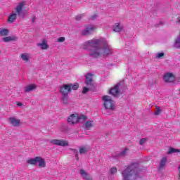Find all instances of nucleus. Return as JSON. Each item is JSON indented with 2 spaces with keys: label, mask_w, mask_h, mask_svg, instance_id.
<instances>
[{
  "label": "nucleus",
  "mask_w": 180,
  "mask_h": 180,
  "mask_svg": "<svg viewBox=\"0 0 180 180\" xmlns=\"http://www.w3.org/2000/svg\"><path fill=\"white\" fill-rule=\"evenodd\" d=\"M87 47H91L93 49L90 51L91 57L93 58H99V57H107L112 54V51L109 48V44L105 39H91L86 43Z\"/></svg>",
  "instance_id": "f257e3e1"
},
{
  "label": "nucleus",
  "mask_w": 180,
  "mask_h": 180,
  "mask_svg": "<svg viewBox=\"0 0 180 180\" xmlns=\"http://www.w3.org/2000/svg\"><path fill=\"white\" fill-rule=\"evenodd\" d=\"M122 180H136L139 178V165L133 163L122 172Z\"/></svg>",
  "instance_id": "f03ea898"
},
{
  "label": "nucleus",
  "mask_w": 180,
  "mask_h": 180,
  "mask_svg": "<svg viewBox=\"0 0 180 180\" xmlns=\"http://www.w3.org/2000/svg\"><path fill=\"white\" fill-rule=\"evenodd\" d=\"M25 6V1H22L18 4L17 7L15 8V13H12L9 15L8 18V23H13L16 20L17 16H20L22 15V12H23V7Z\"/></svg>",
  "instance_id": "7ed1b4c3"
},
{
  "label": "nucleus",
  "mask_w": 180,
  "mask_h": 180,
  "mask_svg": "<svg viewBox=\"0 0 180 180\" xmlns=\"http://www.w3.org/2000/svg\"><path fill=\"white\" fill-rule=\"evenodd\" d=\"M102 100L104 102V108L109 109L110 110H115V101H113L112 97L109 96H103Z\"/></svg>",
  "instance_id": "20e7f679"
},
{
  "label": "nucleus",
  "mask_w": 180,
  "mask_h": 180,
  "mask_svg": "<svg viewBox=\"0 0 180 180\" xmlns=\"http://www.w3.org/2000/svg\"><path fill=\"white\" fill-rule=\"evenodd\" d=\"M71 92V86L70 84H63L60 86V94L61 95H68Z\"/></svg>",
  "instance_id": "39448f33"
},
{
  "label": "nucleus",
  "mask_w": 180,
  "mask_h": 180,
  "mask_svg": "<svg viewBox=\"0 0 180 180\" xmlns=\"http://www.w3.org/2000/svg\"><path fill=\"white\" fill-rule=\"evenodd\" d=\"M85 77V84H87L88 86H94V75L89 73Z\"/></svg>",
  "instance_id": "423d86ee"
},
{
  "label": "nucleus",
  "mask_w": 180,
  "mask_h": 180,
  "mask_svg": "<svg viewBox=\"0 0 180 180\" xmlns=\"http://www.w3.org/2000/svg\"><path fill=\"white\" fill-rule=\"evenodd\" d=\"M78 120H79V117H78V115L77 114H72L68 118V122L70 124H74L75 123H78Z\"/></svg>",
  "instance_id": "0eeeda50"
},
{
  "label": "nucleus",
  "mask_w": 180,
  "mask_h": 180,
  "mask_svg": "<svg viewBox=\"0 0 180 180\" xmlns=\"http://www.w3.org/2000/svg\"><path fill=\"white\" fill-rule=\"evenodd\" d=\"M51 144H55L56 146H62L65 147V146H68V142L64 140L60 139H53L51 141Z\"/></svg>",
  "instance_id": "6e6552de"
},
{
  "label": "nucleus",
  "mask_w": 180,
  "mask_h": 180,
  "mask_svg": "<svg viewBox=\"0 0 180 180\" xmlns=\"http://www.w3.org/2000/svg\"><path fill=\"white\" fill-rule=\"evenodd\" d=\"M109 94L112 95V96H118L120 95V90L119 89V86L115 85L114 87L111 88L109 91Z\"/></svg>",
  "instance_id": "1a4fd4ad"
},
{
  "label": "nucleus",
  "mask_w": 180,
  "mask_h": 180,
  "mask_svg": "<svg viewBox=\"0 0 180 180\" xmlns=\"http://www.w3.org/2000/svg\"><path fill=\"white\" fill-rule=\"evenodd\" d=\"M163 79L165 82H174L175 81V75L172 73H167L165 75Z\"/></svg>",
  "instance_id": "9d476101"
},
{
  "label": "nucleus",
  "mask_w": 180,
  "mask_h": 180,
  "mask_svg": "<svg viewBox=\"0 0 180 180\" xmlns=\"http://www.w3.org/2000/svg\"><path fill=\"white\" fill-rule=\"evenodd\" d=\"M9 120L10 123L12 124V126H14V127H18V126H20V120H18L15 117H10Z\"/></svg>",
  "instance_id": "9b49d317"
},
{
  "label": "nucleus",
  "mask_w": 180,
  "mask_h": 180,
  "mask_svg": "<svg viewBox=\"0 0 180 180\" xmlns=\"http://www.w3.org/2000/svg\"><path fill=\"white\" fill-rule=\"evenodd\" d=\"M168 160V158L167 156L163 157L162 160H160V163L159 165V169H162L165 165H167V161Z\"/></svg>",
  "instance_id": "f8f14e48"
},
{
  "label": "nucleus",
  "mask_w": 180,
  "mask_h": 180,
  "mask_svg": "<svg viewBox=\"0 0 180 180\" xmlns=\"http://www.w3.org/2000/svg\"><path fill=\"white\" fill-rule=\"evenodd\" d=\"M36 88H37V86L34 84L27 85L25 88V92H30L32 91H34V89H36Z\"/></svg>",
  "instance_id": "ddd939ff"
},
{
  "label": "nucleus",
  "mask_w": 180,
  "mask_h": 180,
  "mask_svg": "<svg viewBox=\"0 0 180 180\" xmlns=\"http://www.w3.org/2000/svg\"><path fill=\"white\" fill-rule=\"evenodd\" d=\"M37 160H39V157H35L34 158H28L27 160V163L30 165H36L37 163Z\"/></svg>",
  "instance_id": "4468645a"
},
{
  "label": "nucleus",
  "mask_w": 180,
  "mask_h": 180,
  "mask_svg": "<svg viewBox=\"0 0 180 180\" xmlns=\"http://www.w3.org/2000/svg\"><path fill=\"white\" fill-rule=\"evenodd\" d=\"M37 162H39V167L44 168L46 167V160L41 157H38Z\"/></svg>",
  "instance_id": "2eb2a0df"
},
{
  "label": "nucleus",
  "mask_w": 180,
  "mask_h": 180,
  "mask_svg": "<svg viewBox=\"0 0 180 180\" xmlns=\"http://www.w3.org/2000/svg\"><path fill=\"white\" fill-rule=\"evenodd\" d=\"M80 174L82 176H83L84 179L91 180V177L89 176V174L85 170H84V169H80Z\"/></svg>",
  "instance_id": "dca6fc26"
},
{
  "label": "nucleus",
  "mask_w": 180,
  "mask_h": 180,
  "mask_svg": "<svg viewBox=\"0 0 180 180\" xmlns=\"http://www.w3.org/2000/svg\"><path fill=\"white\" fill-rule=\"evenodd\" d=\"M123 30V27L120 26V23L116 22L113 28L114 32H122Z\"/></svg>",
  "instance_id": "f3484780"
},
{
  "label": "nucleus",
  "mask_w": 180,
  "mask_h": 180,
  "mask_svg": "<svg viewBox=\"0 0 180 180\" xmlns=\"http://www.w3.org/2000/svg\"><path fill=\"white\" fill-rule=\"evenodd\" d=\"M92 30H95V27H88L86 30L83 31V34L86 36V34H89Z\"/></svg>",
  "instance_id": "a211bd4d"
},
{
  "label": "nucleus",
  "mask_w": 180,
  "mask_h": 180,
  "mask_svg": "<svg viewBox=\"0 0 180 180\" xmlns=\"http://www.w3.org/2000/svg\"><path fill=\"white\" fill-rule=\"evenodd\" d=\"M37 46L41 47L42 50H47L49 49V45L46 44V41H43L41 44H37Z\"/></svg>",
  "instance_id": "6ab92c4d"
},
{
  "label": "nucleus",
  "mask_w": 180,
  "mask_h": 180,
  "mask_svg": "<svg viewBox=\"0 0 180 180\" xmlns=\"http://www.w3.org/2000/svg\"><path fill=\"white\" fill-rule=\"evenodd\" d=\"M60 99L64 105H68V95H62Z\"/></svg>",
  "instance_id": "aec40b11"
},
{
  "label": "nucleus",
  "mask_w": 180,
  "mask_h": 180,
  "mask_svg": "<svg viewBox=\"0 0 180 180\" xmlns=\"http://www.w3.org/2000/svg\"><path fill=\"white\" fill-rule=\"evenodd\" d=\"M14 40H16V38L13 36L3 38V41L6 43H8V41H13Z\"/></svg>",
  "instance_id": "412c9836"
},
{
  "label": "nucleus",
  "mask_w": 180,
  "mask_h": 180,
  "mask_svg": "<svg viewBox=\"0 0 180 180\" xmlns=\"http://www.w3.org/2000/svg\"><path fill=\"white\" fill-rule=\"evenodd\" d=\"M80 154H86L88 153V148L85 146H81L79 149Z\"/></svg>",
  "instance_id": "4be33fe9"
},
{
  "label": "nucleus",
  "mask_w": 180,
  "mask_h": 180,
  "mask_svg": "<svg viewBox=\"0 0 180 180\" xmlns=\"http://www.w3.org/2000/svg\"><path fill=\"white\" fill-rule=\"evenodd\" d=\"M92 126H94L93 121H86L84 123V127H86V129H89V128L92 127Z\"/></svg>",
  "instance_id": "5701e85b"
},
{
  "label": "nucleus",
  "mask_w": 180,
  "mask_h": 180,
  "mask_svg": "<svg viewBox=\"0 0 180 180\" xmlns=\"http://www.w3.org/2000/svg\"><path fill=\"white\" fill-rule=\"evenodd\" d=\"M174 153H180V150L179 149H175L174 148H169L167 154H172Z\"/></svg>",
  "instance_id": "b1692460"
},
{
  "label": "nucleus",
  "mask_w": 180,
  "mask_h": 180,
  "mask_svg": "<svg viewBox=\"0 0 180 180\" xmlns=\"http://www.w3.org/2000/svg\"><path fill=\"white\" fill-rule=\"evenodd\" d=\"M69 86L71 87V91H72V89L74 91H77V89H78V88H79V86L77 83H75V84H69Z\"/></svg>",
  "instance_id": "393cba45"
},
{
  "label": "nucleus",
  "mask_w": 180,
  "mask_h": 180,
  "mask_svg": "<svg viewBox=\"0 0 180 180\" xmlns=\"http://www.w3.org/2000/svg\"><path fill=\"white\" fill-rule=\"evenodd\" d=\"M21 58L23 61H29V54L27 53H22L21 54Z\"/></svg>",
  "instance_id": "a878e982"
},
{
  "label": "nucleus",
  "mask_w": 180,
  "mask_h": 180,
  "mask_svg": "<svg viewBox=\"0 0 180 180\" xmlns=\"http://www.w3.org/2000/svg\"><path fill=\"white\" fill-rule=\"evenodd\" d=\"M110 173L111 175H115L117 173V168L116 167H112L110 169Z\"/></svg>",
  "instance_id": "bb28decb"
},
{
  "label": "nucleus",
  "mask_w": 180,
  "mask_h": 180,
  "mask_svg": "<svg viewBox=\"0 0 180 180\" xmlns=\"http://www.w3.org/2000/svg\"><path fill=\"white\" fill-rule=\"evenodd\" d=\"M9 31L6 29H3L0 31L1 36H8Z\"/></svg>",
  "instance_id": "cd10ccee"
},
{
  "label": "nucleus",
  "mask_w": 180,
  "mask_h": 180,
  "mask_svg": "<svg viewBox=\"0 0 180 180\" xmlns=\"http://www.w3.org/2000/svg\"><path fill=\"white\" fill-rule=\"evenodd\" d=\"M148 140V139L147 138H143V139H141V140L139 141V144H140L141 146H143V144H145L146 142Z\"/></svg>",
  "instance_id": "c85d7f7f"
},
{
  "label": "nucleus",
  "mask_w": 180,
  "mask_h": 180,
  "mask_svg": "<svg viewBox=\"0 0 180 180\" xmlns=\"http://www.w3.org/2000/svg\"><path fill=\"white\" fill-rule=\"evenodd\" d=\"M58 41L59 43H63V41H65V37H61L58 38Z\"/></svg>",
  "instance_id": "c756f323"
},
{
  "label": "nucleus",
  "mask_w": 180,
  "mask_h": 180,
  "mask_svg": "<svg viewBox=\"0 0 180 180\" xmlns=\"http://www.w3.org/2000/svg\"><path fill=\"white\" fill-rule=\"evenodd\" d=\"M161 112H162V110H161V108L160 107H158L157 110L155 112V115H160V113H161Z\"/></svg>",
  "instance_id": "7c9ffc66"
},
{
  "label": "nucleus",
  "mask_w": 180,
  "mask_h": 180,
  "mask_svg": "<svg viewBox=\"0 0 180 180\" xmlns=\"http://www.w3.org/2000/svg\"><path fill=\"white\" fill-rule=\"evenodd\" d=\"M128 150H129V149L124 148V150H122L121 152L120 155H124L126 154V153H127Z\"/></svg>",
  "instance_id": "2f4dec72"
},
{
  "label": "nucleus",
  "mask_w": 180,
  "mask_h": 180,
  "mask_svg": "<svg viewBox=\"0 0 180 180\" xmlns=\"http://www.w3.org/2000/svg\"><path fill=\"white\" fill-rule=\"evenodd\" d=\"M89 91V89H88V87H84L83 91L82 92V94H86V92H88Z\"/></svg>",
  "instance_id": "473e14b6"
},
{
  "label": "nucleus",
  "mask_w": 180,
  "mask_h": 180,
  "mask_svg": "<svg viewBox=\"0 0 180 180\" xmlns=\"http://www.w3.org/2000/svg\"><path fill=\"white\" fill-rule=\"evenodd\" d=\"M162 57H164V53H160L157 56V58H162Z\"/></svg>",
  "instance_id": "72a5a7b5"
},
{
  "label": "nucleus",
  "mask_w": 180,
  "mask_h": 180,
  "mask_svg": "<svg viewBox=\"0 0 180 180\" xmlns=\"http://www.w3.org/2000/svg\"><path fill=\"white\" fill-rule=\"evenodd\" d=\"M176 22L178 23L179 25H180V17L176 18Z\"/></svg>",
  "instance_id": "f704fd0d"
},
{
  "label": "nucleus",
  "mask_w": 180,
  "mask_h": 180,
  "mask_svg": "<svg viewBox=\"0 0 180 180\" xmlns=\"http://www.w3.org/2000/svg\"><path fill=\"white\" fill-rule=\"evenodd\" d=\"M17 105H18V106H22V103H21V102H19V103H17Z\"/></svg>",
  "instance_id": "c9c22d12"
},
{
  "label": "nucleus",
  "mask_w": 180,
  "mask_h": 180,
  "mask_svg": "<svg viewBox=\"0 0 180 180\" xmlns=\"http://www.w3.org/2000/svg\"><path fill=\"white\" fill-rule=\"evenodd\" d=\"M91 19H92V20H95V19H96V18L95 15H93V16L91 17Z\"/></svg>",
  "instance_id": "e433bc0d"
},
{
  "label": "nucleus",
  "mask_w": 180,
  "mask_h": 180,
  "mask_svg": "<svg viewBox=\"0 0 180 180\" xmlns=\"http://www.w3.org/2000/svg\"><path fill=\"white\" fill-rule=\"evenodd\" d=\"M76 158H77V160L78 161V160H79V158H78V155L76 154Z\"/></svg>",
  "instance_id": "4c0bfd02"
},
{
  "label": "nucleus",
  "mask_w": 180,
  "mask_h": 180,
  "mask_svg": "<svg viewBox=\"0 0 180 180\" xmlns=\"http://www.w3.org/2000/svg\"><path fill=\"white\" fill-rule=\"evenodd\" d=\"M83 119L86 120V117L83 116Z\"/></svg>",
  "instance_id": "58836bf2"
},
{
  "label": "nucleus",
  "mask_w": 180,
  "mask_h": 180,
  "mask_svg": "<svg viewBox=\"0 0 180 180\" xmlns=\"http://www.w3.org/2000/svg\"><path fill=\"white\" fill-rule=\"evenodd\" d=\"M34 19H35V18L34 17L32 19V22H34Z\"/></svg>",
  "instance_id": "ea45409f"
}]
</instances>
